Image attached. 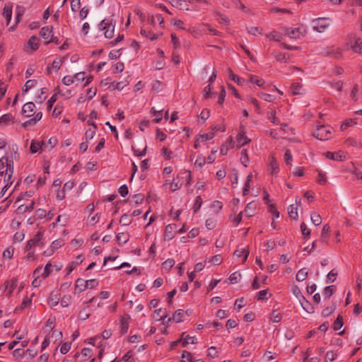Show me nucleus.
<instances>
[{
    "label": "nucleus",
    "instance_id": "f257e3e1",
    "mask_svg": "<svg viewBox=\"0 0 362 362\" xmlns=\"http://www.w3.org/2000/svg\"><path fill=\"white\" fill-rule=\"evenodd\" d=\"M12 149L13 151V155H11V157H2L0 159V176L4 177V182L5 183L4 187L1 191V197L4 196L13 182L12 180L13 174V159H17L18 154L17 153V147L15 148L13 147Z\"/></svg>",
    "mask_w": 362,
    "mask_h": 362
},
{
    "label": "nucleus",
    "instance_id": "f03ea898",
    "mask_svg": "<svg viewBox=\"0 0 362 362\" xmlns=\"http://www.w3.org/2000/svg\"><path fill=\"white\" fill-rule=\"evenodd\" d=\"M115 21L112 18H106L100 23V30H105L104 35L106 38H112L114 35Z\"/></svg>",
    "mask_w": 362,
    "mask_h": 362
},
{
    "label": "nucleus",
    "instance_id": "7ed1b4c3",
    "mask_svg": "<svg viewBox=\"0 0 362 362\" xmlns=\"http://www.w3.org/2000/svg\"><path fill=\"white\" fill-rule=\"evenodd\" d=\"M332 23V21L329 18H317L312 21L313 28L318 33H323Z\"/></svg>",
    "mask_w": 362,
    "mask_h": 362
},
{
    "label": "nucleus",
    "instance_id": "20e7f679",
    "mask_svg": "<svg viewBox=\"0 0 362 362\" xmlns=\"http://www.w3.org/2000/svg\"><path fill=\"white\" fill-rule=\"evenodd\" d=\"M332 127L329 126L321 125L317 127L315 132V136L321 141H325L331 138L332 136Z\"/></svg>",
    "mask_w": 362,
    "mask_h": 362
},
{
    "label": "nucleus",
    "instance_id": "39448f33",
    "mask_svg": "<svg viewBox=\"0 0 362 362\" xmlns=\"http://www.w3.org/2000/svg\"><path fill=\"white\" fill-rule=\"evenodd\" d=\"M305 33V29L303 26L286 28V35L291 39L300 38L304 36Z\"/></svg>",
    "mask_w": 362,
    "mask_h": 362
},
{
    "label": "nucleus",
    "instance_id": "423d86ee",
    "mask_svg": "<svg viewBox=\"0 0 362 362\" xmlns=\"http://www.w3.org/2000/svg\"><path fill=\"white\" fill-rule=\"evenodd\" d=\"M177 226L175 224H168L166 226L164 233V240L166 241L171 240L175 235Z\"/></svg>",
    "mask_w": 362,
    "mask_h": 362
},
{
    "label": "nucleus",
    "instance_id": "0eeeda50",
    "mask_svg": "<svg viewBox=\"0 0 362 362\" xmlns=\"http://www.w3.org/2000/svg\"><path fill=\"white\" fill-rule=\"evenodd\" d=\"M326 155V157L330 160H344L346 159V153L343 152V151H339V152H336V153H333V152H327L325 153Z\"/></svg>",
    "mask_w": 362,
    "mask_h": 362
},
{
    "label": "nucleus",
    "instance_id": "6e6552de",
    "mask_svg": "<svg viewBox=\"0 0 362 362\" xmlns=\"http://www.w3.org/2000/svg\"><path fill=\"white\" fill-rule=\"evenodd\" d=\"M35 109V105L32 102H29L23 105L22 112L26 117H30L34 115Z\"/></svg>",
    "mask_w": 362,
    "mask_h": 362
},
{
    "label": "nucleus",
    "instance_id": "1a4fd4ad",
    "mask_svg": "<svg viewBox=\"0 0 362 362\" xmlns=\"http://www.w3.org/2000/svg\"><path fill=\"white\" fill-rule=\"evenodd\" d=\"M46 148V144L44 142H40L36 140H32L30 144V150L32 153L38 152L40 150H42Z\"/></svg>",
    "mask_w": 362,
    "mask_h": 362
},
{
    "label": "nucleus",
    "instance_id": "9d476101",
    "mask_svg": "<svg viewBox=\"0 0 362 362\" xmlns=\"http://www.w3.org/2000/svg\"><path fill=\"white\" fill-rule=\"evenodd\" d=\"M292 293L298 299L301 306L304 308L303 301H305L306 303H308V301L305 300V298L301 293L300 289L297 285H293L292 286Z\"/></svg>",
    "mask_w": 362,
    "mask_h": 362
},
{
    "label": "nucleus",
    "instance_id": "9b49d317",
    "mask_svg": "<svg viewBox=\"0 0 362 362\" xmlns=\"http://www.w3.org/2000/svg\"><path fill=\"white\" fill-rule=\"evenodd\" d=\"M234 147V143L232 137H229L227 141L222 145L221 148V153L222 155H226L230 148Z\"/></svg>",
    "mask_w": 362,
    "mask_h": 362
},
{
    "label": "nucleus",
    "instance_id": "f8f14e48",
    "mask_svg": "<svg viewBox=\"0 0 362 362\" xmlns=\"http://www.w3.org/2000/svg\"><path fill=\"white\" fill-rule=\"evenodd\" d=\"M182 345L183 346H186L187 345L191 344H194L197 343V338L195 337H190L189 335H185V333L182 334V338L180 339Z\"/></svg>",
    "mask_w": 362,
    "mask_h": 362
},
{
    "label": "nucleus",
    "instance_id": "ddd939ff",
    "mask_svg": "<svg viewBox=\"0 0 362 362\" xmlns=\"http://www.w3.org/2000/svg\"><path fill=\"white\" fill-rule=\"evenodd\" d=\"M182 362H204L202 359L198 358L195 359L192 356V354L184 351L182 354Z\"/></svg>",
    "mask_w": 362,
    "mask_h": 362
},
{
    "label": "nucleus",
    "instance_id": "4468645a",
    "mask_svg": "<svg viewBox=\"0 0 362 362\" xmlns=\"http://www.w3.org/2000/svg\"><path fill=\"white\" fill-rule=\"evenodd\" d=\"M269 170L272 175H276L279 173V164L274 157H271Z\"/></svg>",
    "mask_w": 362,
    "mask_h": 362
},
{
    "label": "nucleus",
    "instance_id": "2eb2a0df",
    "mask_svg": "<svg viewBox=\"0 0 362 362\" xmlns=\"http://www.w3.org/2000/svg\"><path fill=\"white\" fill-rule=\"evenodd\" d=\"M291 90L293 95H303L305 93V89L299 83H293L291 86Z\"/></svg>",
    "mask_w": 362,
    "mask_h": 362
},
{
    "label": "nucleus",
    "instance_id": "dca6fc26",
    "mask_svg": "<svg viewBox=\"0 0 362 362\" xmlns=\"http://www.w3.org/2000/svg\"><path fill=\"white\" fill-rule=\"evenodd\" d=\"M59 300V293L57 292H52L48 299L49 305L53 308L58 305Z\"/></svg>",
    "mask_w": 362,
    "mask_h": 362
},
{
    "label": "nucleus",
    "instance_id": "f3484780",
    "mask_svg": "<svg viewBox=\"0 0 362 362\" xmlns=\"http://www.w3.org/2000/svg\"><path fill=\"white\" fill-rule=\"evenodd\" d=\"M18 280L17 279L14 278L11 280V282H6V289H8L6 296L8 297H10L16 287L17 286Z\"/></svg>",
    "mask_w": 362,
    "mask_h": 362
},
{
    "label": "nucleus",
    "instance_id": "a211bd4d",
    "mask_svg": "<svg viewBox=\"0 0 362 362\" xmlns=\"http://www.w3.org/2000/svg\"><path fill=\"white\" fill-rule=\"evenodd\" d=\"M237 142L238 143V147L240 148L241 146L248 144L250 141V139H248L244 133H240L236 136Z\"/></svg>",
    "mask_w": 362,
    "mask_h": 362
},
{
    "label": "nucleus",
    "instance_id": "6ab92c4d",
    "mask_svg": "<svg viewBox=\"0 0 362 362\" xmlns=\"http://www.w3.org/2000/svg\"><path fill=\"white\" fill-rule=\"evenodd\" d=\"M86 288H88L86 286V282L84 279H78L76 281V284H75L76 291L82 292V291H85Z\"/></svg>",
    "mask_w": 362,
    "mask_h": 362
},
{
    "label": "nucleus",
    "instance_id": "aec40b11",
    "mask_svg": "<svg viewBox=\"0 0 362 362\" xmlns=\"http://www.w3.org/2000/svg\"><path fill=\"white\" fill-rule=\"evenodd\" d=\"M3 15L6 18L7 21V25L11 21V16H12V6L9 4H6L4 11H3Z\"/></svg>",
    "mask_w": 362,
    "mask_h": 362
},
{
    "label": "nucleus",
    "instance_id": "412c9836",
    "mask_svg": "<svg viewBox=\"0 0 362 362\" xmlns=\"http://www.w3.org/2000/svg\"><path fill=\"white\" fill-rule=\"evenodd\" d=\"M39 39L36 36H32L28 42V45L33 51H35L38 48Z\"/></svg>",
    "mask_w": 362,
    "mask_h": 362
},
{
    "label": "nucleus",
    "instance_id": "4be33fe9",
    "mask_svg": "<svg viewBox=\"0 0 362 362\" xmlns=\"http://www.w3.org/2000/svg\"><path fill=\"white\" fill-rule=\"evenodd\" d=\"M40 35L45 40L49 39L52 36V28L49 26L43 27L40 32Z\"/></svg>",
    "mask_w": 362,
    "mask_h": 362
},
{
    "label": "nucleus",
    "instance_id": "5701e85b",
    "mask_svg": "<svg viewBox=\"0 0 362 362\" xmlns=\"http://www.w3.org/2000/svg\"><path fill=\"white\" fill-rule=\"evenodd\" d=\"M256 208V204L250 202L247 204L245 209V214L247 217H252L255 214V209Z\"/></svg>",
    "mask_w": 362,
    "mask_h": 362
},
{
    "label": "nucleus",
    "instance_id": "b1692460",
    "mask_svg": "<svg viewBox=\"0 0 362 362\" xmlns=\"http://www.w3.org/2000/svg\"><path fill=\"white\" fill-rule=\"evenodd\" d=\"M248 255H249V251L245 250V248L238 249L234 252V255L237 257H240L243 256V262L246 261Z\"/></svg>",
    "mask_w": 362,
    "mask_h": 362
},
{
    "label": "nucleus",
    "instance_id": "393cba45",
    "mask_svg": "<svg viewBox=\"0 0 362 362\" xmlns=\"http://www.w3.org/2000/svg\"><path fill=\"white\" fill-rule=\"evenodd\" d=\"M214 132H209V133H204V134H199L198 136L199 137V141L202 144H204L207 141L211 140L214 137Z\"/></svg>",
    "mask_w": 362,
    "mask_h": 362
},
{
    "label": "nucleus",
    "instance_id": "a878e982",
    "mask_svg": "<svg viewBox=\"0 0 362 362\" xmlns=\"http://www.w3.org/2000/svg\"><path fill=\"white\" fill-rule=\"evenodd\" d=\"M288 214L291 218L296 219L298 216L297 206L295 204H291L288 207Z\"/></svg>",
    "mask_w": 362,
    "mask_h": 362
},
{
    "label": "nucleus",
    "instance_id": "bb28decb",
    "mask_svg": "<svg viewBox=\"0 0 362 362\" xmlns=\"http://www.w3.org/2000/svg\"><path fill=\"white\" fill-rule=\"evenodd\" d=\"M351 49L356 53H362V40L357 38L354 44L351 45Z\"/></svg>",
    "mask_w": 362,
    "mask_h": 362
},
{
    "label": "nucleus",
    "instance_id": "cd10ccee",
    "mask_svg": "<svg viewBox=\"0 0 362 362\" xmlns=\"http://www.w3.org/2000/svg\"><path fill=\"white\" fill-rule=\"evenodd\" d=\"M151 112L153 116H155V118L153 119V121L156 123H159L162 120L163 118V110H156L154 107H152Z\"/></svg>",
    "mask_w": 362,
    "mask_h": 362
},
{
    "label": "nucleus",
    "instance_id": "c85d7f7f",
    "mask_svg": "<svg viewBox=\"0 0 362 362\" xmlns=\"http://www.w3.org/2000/svg\"><path fill=\"white\" fill-rule=\"evenodd\" d=\"M116 238L119 244H124L129 240V235L124 233H119L117 235Z\"/></svg>",
    "mask_w": 362,
    "mask_h": 362
},
{
    "label": "nucleus",
    "instance_id": "c756f323",
    "mask_svg": "<svg viewBox=\"0 0 362 362\" xmlns=\"http://www.w3.org/2000/svg\"><path fill=\"white\" fill-rule=\"evenodd\" d=\"M37 85V81L30 79L26 81L24 86L22 88L23 92H28L29 90L33 88Z\"/></svg>",
    "mask_w": 362,
    "mask_h": 362
},
{
    "label": "nucleus",
    "instance_id": "7c9ffc66",
    "mask_svg": "<svg viewBox=\"0 0 362 362\" xmlns=\"http://www.w3.org/2000/svg\"><path fill=\"white\" fill-rule=\"evenodd\" d=\"M40 270H41V267H39L33 272V276L35 277V279H34V280L32 282V285L34 287H38L40 285V284H41V281L37 279V278H38V276L40 275Z\"/></svg>",
    "mask_w": 362,
    "mask_h": 362
},
{
    "label": "nucleus",
    "instance_id": "2f4dec72",
    "mask_svg": "<svg viewBox=\"0 0 362 362\" xmlns=\"http://www.w3.org/2000/svg\"><path fill=\"white\" fill-rule=\"evenodd\" d=\"M267 36L269 40H274L276 42H281L282 40L281 34L278 32H276V31L272 32L271 33L268 34Z\"/></svg>",
    "mask_w": 362,
    "mask_h": 362
},
{
    "label": "nucleus",
    "instance_id": "473e14b6",
    "mask_svg": "<svg viewBox=\"0 0 362 362\" xmlns=\"http://www.w3.org/2000/svg\"><path fill=\"white\" fill-rule=\"evenodd\" d=\"M308 276V272L305 269H300L296 276V279L298 281H304Z\"/></svg>",
    "mask_w": 362,
    "mask_h": 362
},
{
    "label": "nucleus",
    "instance_id": "72a5a7b5",
    "mask_svg": "<svg viewBox=\"0 0 362 362\" xmlns=\"http://www.w3.org/2000/svg\"><path fill=\"white\" fill-rule=\"evenodd\" d=\"M346 144L349 146H355L358 148H360L362 147V142L360 141H358L356 139L349 138L346 140Z\"/></svg>",
    "mask_w": 362,
    "mask_h": 362
},
{
    "label": "nucleus",
    "instance_id": "f704fd0d",
    "mask_svg": "<svg viewBox=\"0 0 362 362\" xmlns=\"http://www.w3.org/2000/svg\"><path fill=\"white\" fill-rule=\"evenodd\" d=\"M240 162L245 166L247 167L249 163L248 154L246 149H243L241 151Z\"/></svg>",
    "mask_w": 362,
    "mask_h": 362
},
{
    "label": "nucleus",
    "instance_id": "c9c22d12",
    "mask_svg": "<svg viewBox=\"0 0 362 362\" xmlns=\"http://www.w3.org/2000/svg\"><path fill=\"white\" fill-rule=\"evenodd\" d=\"M281 318H282L281 314L279 311L274 310V311H273V313L271 315L270 320L273 322L277 323L281 321Z\"/></svg>",
    "mask_w": 362,
    "mask_h": 362
},
{
    "label": "nucleus",
    "instance_id": "e433bc0d",
    "mask_svg": "<svg viewBox=\"0 0 362 362\" xmlns=\"http://www.w3.org/2000/svg\"><path fill=\"white\" fill-rule=\"evenodd\" d=\"M71 302V296L70 295H64L61 299V305L63 308L68 307Z\"/></svg>",
    "mask_w": 362,
    "mask_h": 362
},
{
    "label": "nucleus",
    "instance_id": "4c0bfd02",
    "mask_svg": "<svg viewBox=\"0 0 362 362\" xmlns=\"http://www.w3.org/2000/svg\"><path fill=\"white\" fill-rule=\"evenodd\" d=\"M185 312L182 310H178L174 313L173 320L176 322H180L182 321Z\"/></svg>",
    "mask_w": 362,
    "mask_h": 362
},
{
    "label": "nucleus",
    "instance_id": "58836bf2",
    "mask_svg": "<svg viewBox=\"0 0 362 362\" xmlns=\"http://www.w3.org/2000/svg\"><path fill=\"white\" fill-rule=\"evenodd\" d=\"M62 62H63V59H55L52 64V67H47V71H50L51 69H54L56 71H58L62 64Z\"/></svg>",
    "mask_w": 362,
    "mask_h": 362
},
{
    "label": "nucleus",
    "instance_id": "ea45409f",
    "mask_svg": "<svg viewBox=\"0 0 362 362\" xmlns=\"http://www.w3.org/2000/svg\"><path fill=\"white\" fill-rule=\"evenodd\" d=\"M310 219L313 223L315 226H320L322 223L321 216L316 213H313L311 214Z\"/></svg>",
    "mask_w": 362,
    "mask_h": 362
},
{
    "label": "nucleus",
    "instance_id": "a19ab883",
    "mask_svg": "<svg viewBox=\"0 0 362 362\" xmlns=\"http://www.w3.org/2000/svg\"><path fill=\"white\" fill-rule=\"evenodd\" d=\"M46 93L45 88H41L40 90V93L36 96L35 101L39 103H42L44 100L46 99V96L45 95Z\"/></svg>",
    "mask_w": 362,
    "mask_h": 362
},
{
    "label": "nucleus",
    "instance_id": "79ce46f5",
    "mask_svg": "<svg viewBox=\"0 0 362 362\" xmlns=\"http://www.w3.org/2000/svg\"><path fill=\"white\" fill-rule=\"evenodd\" d=\"M96 127L95 125L93 127L89 128L85 133V137L86 139H92L95 134Z\"/></svg>",
    "mask_w": 362,
    "mask_h": 362
},
{
    "label": "nucleus",
    "instance_id": "37998d69",
    "mask_svg": "<svg viewBox=\"0 0 362 362\" xmlns=\"http://www.w3.org/2000/svg\"><path fill=\"white\" fill-rule=\"evenodd\" d=\"M121 333L125 334L129 328V321L128 320L125 319L124 317H122L121 319Z\"/></svg>",
    "mask_w": 362,
    "mask_h": 362
},
{
    "label": "nucleus",
    "instance_id": "c03bdc74",
    "mask_svg": "<svg viewBox=\"0 0 362 362\" xmlns=\"http://www.w3.org/2000/svg\"><path fill=\"white\" fill-rule=\"evenodd\" d=\"M31 298H25L23 300L21 305L18 308H16V311L17 312L18 310H23V309H25L26 307L29 306L31 304Z\"/></svg>",
    "mask_w": 362,
    "mask_h": 362
},
{
    "label": "nucleus",
    "instance_id": "a18cd8bd",
    "mask_svg": "<svg viewBox=\"0 0 362 362\" xmlns=\"http://www.w3.org/2000/svg\"><path fill=\"white\" fill-rule=\"evenodd\" d=\"M343 325V318L342 316L338 315L337 318L334 322L333 328L334 330H339L341 328Z\"/></svg>",
    "mask_w": 362,
    "mask_h": 362
},
{
    "label": "nucleus",
    "instance_id": "49530a36",
    "mask_svg": "<svg viewBox=\"0 0 362 362\" xmlns=\"http://www.w3.org/2000/svg\"><path fill=\"white\" fill-rule=\"evenodd\" d=\"M81 8V0H71V8L74 13L78 11Z\"/></svg>",
    "mask_w": 362,
    "mask_h": 362
},
{
    "label": "nucleus",
    "instance_id": "de8ad7c7",
    "mask_svg": "<svg viewBox=\"0 0 362 362\" xmlns=\"http://www.w3.org/2000/svg\"><path fill=\"white\" fill-rule=\"evenodd\" d=\"M13 119L11 114H5L0 117V124H6Z\"/></svg>",
    "mask_w": 362,
    "mask_h": 362
},
{
    "label": "nucleus",
    "instance_id": "09e8293b",
    "mask_svg": "<svg viewBox=\"0 0 362 362\" xmlns=\"http://www.w3.org/2000/svg\"><path fill=\"white\" fill-rule=\"evenodd\" d=\"M42 112H37L35 117L33 118V119H29L28 121H27L25 122V124H29V125H31V124H35L37 121H40L41 119H42Z\"/></svg>",
    "mask_w": 362,
    "mask_h": 362
},
{
    "label": "nucleus",
    "instance_id": "8fccbe9b",
    "mask_svg": "<svg viewBox=\"0 0 362 362\" xmlns=\"http://www.w3.org/2000/svg\"><path fill=\"white\" fill-rule=\"evenodd\" d=\"M205 225L208 229L211 230L215 228L216 225V221L213 218H209L206 220Z\"/></svg>",
    "mask_w": 362,
    "mask_h": 362
},
{
    "label": "nucleus",
    "instance_id": "3c124183",
    "mask_svg": "<svg viewBox=\"0 0 362 362\" xmlns=\"http://www.w3.org/2000/svg\"><path fill=\"white\" fill-rule=\"evenodd\" d=\"M334 291V286H329L325 288L323 291V296L325 297H329L331 296Z\"/></svg>",
    "mask_w": 362,
    "mask_h": 362
},
{
    "label": "nucleus",
    "instance_id": "603ef678",
    "mask_svg": "<svg viewBox=\"0 0 362 362\" xmlns=\"http://www.w3.org/2000/svg\"><path fill=\"white\" fill-rule=\"evenodd\" d=\"M248 33L250 35L257 36L262 34V30L258 27L252 26L248 28Z\"/></svg>",
    "mask_w": 362,
    "mask_h": 362
},
{
    "label": "nucleus",
    "instance_id": "864d4df0",
    "mask_svg": "<svg viewBox=\"0 0 362 362\" xmlns=\"http://www.w3.org/2000/svg\"><path fill=\"white\" fill-rule=\"evenodd\" d=\"M250 82L257 84L258 86L262 87L264 81L262 79H259L255 76H250L249 78Z\"/></svg>",
    "mask_w": 362,
    "mask_h": 362
},
{
    "label": "nucleus",
    "instance_id": "5fc2aeb1",
    "mask_svg": "<svg viewBox=\"0 0 362 362\" xmlns=\"http://www.w3.org/2000/svg\"><path fill=\"white\" fill-rule=\"evenodd\" d=\"M202 204V200L200 196L196 197L194 204L193 206L194 211L196 213L201 208Z\"/></svg>",
    "mask_w": 362,
    "mask_h": 362
},
{
    "label": "nucleus",
    "instance_id": "6e6d98bb",
    "mask_svg": "<svg viewBox=\"0 0 362 362\" xmlns=\"http://www.w3.org/2000/svg\"><path fill=\"white\" fill-rule=\"evenodd\" d=\"M74 82V78L73 76H65L62 78V83L65 86H70Z\"/></svg>",
    "mask_w": 362,
    "mask_h": 362
},
{
    "label": "nucleus",
    "instance_id": "4d7b16f0",
    "mask_svg": "<svg viewBox=\"0 0 362 362\" xmlns=\"http://www.w3.org/2000/svg\"><path fill=\"white\" fill-rule=\"evenodd\" d=\"M141 33L145 37L150 38L151 40H156L158 37L157 35L152 34L150 31H147L145 29H141Z\"/></svg>",
    "mask_w": 362,
    "mask_h": 362
},
{
    "label": "nucleus",
    "instance_id": "13d9d810",
    "mask_svg": "<svg viewBox=\"0 0 362 362\" xmlns=\"http://www.w3.org/2000/svg\"><path fill=\"white\" fill-rule=\"evenodd\" d=\"M132 220L127 214H124L119 221V223L123 226H128L131 223Z\"/></svg>",
    "mask_w": 362,
    "mask_h": 362
},
{
    "label": "nucleus",
    "instance_id": "bf43d9fd",
    "mask_svg": "<svg viewBox=\"0 0 362 362\" xmlns=\"http://www.w3.org/2000/svg\"><path fill=\"white\" fill-rule=\"evenodd\" d=\"M240 276L241 275L239 272H235L230 275L228 279L232 284H235L238 282V279L240 278Z\"/></svg>",
    "mask_w": 362,
    "mask_h": 362
},
{
    "label": "nucleus",
    "instance_id": "052dcab7",
    "mask_svg": "<svg viewBox=\"0 0 362 362\" xmlns=\"http://www.w3.org/2000/svg\"><path fill=\"white\" fill-rule=\"evenodd\" d=\"M274 57L279 62H286V55L284 53L276 52L274 53Z\"/></svg>",
    "mask_w": 362,
    "mask_h": 362
},
{
    "label": "nucleus",
    "instance_id": "680f3d73",
    "mask_svg": "<svg viewBox=\"0 0 362 362\" xmlns=\"http://www.w3.org/2000/svg\"><path fill=\"white\" fill-rule=\"evenodd\" d=\"M51 267L52 264L50 263H47L44 269L43 272L42 273L41 276L45 279L47 278L51 273Z\"/></svg>",
    "mask_w": 362,
    "mask_h": 362
},
{
    "label": "nucleus",
    "instance_id": "e2e57ef3",
    "mask_svg": "<svg viewBox=\"0 0 362 362\" xmlns=\"http://www.w3.org/2000/svg\"><path fill=\"white\" fill-rule=\"evenodd\" d=\"M175 264V260L173 259H168L163 263V267L165 269H170Z\"/></svg>",
    "mask_w": 362,
    "mask_h": 362
},
{
    "label": "nucleus",
    "instance_id": "0e129e2a",
    "mask_svg": "<svg viewBox=\"0 0 362 362\" xmlns=\"http://www.w3.org/2000/svg\"><path fill=\"white\" fill-rule=\"evenodd\" d=\"M229 76L232 81L236 82L238 84H243V79L235 75L230 69H229Z\"/></svg>",
    "mask_w": 362,
    "mask_h": 362
},
{
    "label": "nucleus",
    "instance_id": "69168bd1",
    "mask_svg": "<svg viewBox=\"0 0 362 362\" xmlns=\"http://www.w3.org/2000/svg\"><path fill=\"white\" fill-rule=\"evenodd\" d=\"M163 83L159 81H156L152 84V89L156 92H160L162 90Z\"/></svg>",
    "mask_w": 362,
    "mask_h": 362
},
{
    "label": "nucleus",
    "instance_id": "338daca9",
    "mask_svg": "<svg viewBox=\"0 0 362 362\" xmlns=\"http://www.w3.org/2000/svg\"><path fill=\"white\" fill-rule=\"evenodd\" d=\"M292 155L290 150H286L284 153V160L287 165H291L292 161Z\"/></svg>",
    "mask_w": 362,
    "mask_h": 362
},
{
    "label": "nucleus",
    "instance_id": "774afa93",
    "mask_svg": "<svg viewBox=\"0 0 362 362\" xmlns=\"http://www.w3.org/2000/svg\"><path fill=\"white\" fill-rule=\"evenodd\" d=\"M211 132H214V134L217 132H225V127L223 126H221L220 124H214L211 127Z\"/></svg>",
    "mask_w": 362,
    "mask_h": 362
}]
</instances>
